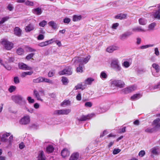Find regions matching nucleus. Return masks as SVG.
I'll return each instance as SVG.
<instances>
[{
	"instance_id": "obj_47",
	"label": "nucleus",
	"mask_w": 160,
	"mask_h": 160,
	"mask_svg": "<svg viewBox=\"0 0 160 160\" xmlns=\"http://www.w3.org/2000/svg\"><path fill=\"white\" fill-rule=\"evenodd\" d=\"M14 82L15 83L17 84L20 82V80L18 77L17 76L15 77L14 78Z\"/></svg>"
},
{
	"instance_id": "obj_19",
	"label": "nucleus",
	"mask_w": 160,
	"mask_h": 160,
	"mask_svg": "<svg viewBox=\"0 0 160 160\" xmlns=\"http://www.w3.org/2000/svg\"><path fill=\"white\" fill-rule=\"evenodd\" d=\"M79 157L78 152L74 153L72 154L69 158V160H77Z\"/></svg>"
},
{
	"instance_id": "obj_23",
	"label": "nucleus",
	"mask_w": 160,
	"mask_h": 160,
	"mask_svg": "<svg viewBox=\"0 0 160 160\" xmlns=\"http://www.w3.org/2000/svg\"><path fill=\"white\" fill-rule=\"evenodd\" d=\"M132 34V33L130 32H128L122 34L121 35L120 39L122 40H123L126 38L128 36H130Z\"/></svg>"
},
{
	"instance_id": "obj_41",
	"label": "nucleus",
	"mask_w": 160,
	"mask_h": 160,
	"mask_svg": "<svg viewBox=\"0 0 160 160\" xmlns=\"http://www.w3.org/2000/svg\"><path fill=\"white\" fill-rule=\"evenodd\" d=\"M16 89V87L14 86H11L8 89L9 92L12 93L15 91Z\"/></svg>"
},
{
	"instance_id": "obj_37",
	"label": "nucleus",
	"mask_w": 160,
	"mask_h": 160,
	"mask_svg": "<svg viewBox=\"0 0 160 160\" xmlns=\"http://www.w3.org/2000/svg\"><path fill=\"white\" fill-rule=\"evenodd\" d=\"M138 22L139 24L142 25H145L147 22L146 20L142 18H140L139 19Z\"/></svg>"
},
{
	"instance_id": "obj_22",
	"label": "nucleus",
	"mask_w": 160,
	"mask_h": 160,
	"mask_svg": "<svg viewBox=\"0 0 160 160\" xmlns=\"http://www.w3.org/2000/svg\"><path fill=\"white\" fill-rule=\"evenodd\" d=\"M71 104V101L69 100H65L61 104V106L62 107L69 105Z\"/></svg>"
},
{
	"instance_id": "obj_26",
	"label": "nucleus",
	"mask_w": 160,
	"mask_h": 160,
	"mask_svg": "<svg viewBox=\"0 0 160 160\" xmlns=\"http://www.w3.org/2000/svg\"><path fill=\"white\" fill-rule=\"evenodd\" d=\"M54 148L52 145H48L46 148V151L48 153H50L54 151Z\"/></svg>"
},
{
	"instance_id": "obj_53",
	"label": "nucleus",
	"mask_w": 160,
	"mask_h": 160,
	"mask_svg": "<svg viewBox=\"0 0 160 160\" xmlns=\"http://www.w3.org/2000/svg\"><path fill=\"white\" fill-rule=\"evenodd\" d=\"M100 77L102 78H106L107 77V75L105 72H102L100 74Z\"/></svg>"
},
{
	"instance_id": "obj_30",
	"label": "nucleus",
	"mask_w": 160,
	"mask_h": 160,
	"mask_svg": "<svg viewBox=\"0 0 160 160\" xmlns=\"http://www.w3.org/2000/svg\"><path fill=\"white\" fill-rule=\"evenodd\" d=\"M94 81V79L91 78H88L85 81V83L86 84H91L92 82Z\"/></svg>"
},
{
	"instance_id": "obj_8",
	"label": "nucleus",
	"mask_w": 160,
	"mask_h": 160,
	"mask_svg": "<svg viewBox=\"0 0 160 160\" xmlns=\"http://www.w3.org/2000/svg\"><path fill=\"white\" fill-rule=\"evenodd\" d=\"M30 121L29 117L28 116H24L21 119L20 123L21 124L26 125L28 124Z\"/></svg>"
},
{
	"instance_id": "obj_51",
	"label": "nucleus",
	"mask_w": 160,
	"mask_h": 160,
	"mask_svg": "<svg viewBox=\"0 0 160 160\" xmlns=\"http://www.w3.org/2000/svg\"><path fill=\"white\" fill-rule=\"evenodd\" d=\"M153 45H146L142 46L140 47V48L141 49H144L147 48L149 47L153 46Z\"/></svg>"
},
{
	"instance_id": "obj_36",
	"label": "nucleus",
	"mask_w": 160,
	"mask_h": 160,
	"mask_svg": "<svg viewBox=\"0 0 160 160\" xmlns=\"http://www.w3.org/2000/svg\"><path fill=\"white\" fill-rule=\"evenodd\" d=\"M84 67L83 65L82 64H80L79 65L78 67L77 68V72H83V67Z\"/></svg>"
},
{
	"instance_id": "obj_1",
	"label": "nucleus",
	"mask_w": 160,
	"mask_h": 160,
	"mask_svg": "<svg viewBox=\"0 0 160 160\" xmlns=\"http://www.w3.org/2000/svg\"><path fill=\"white\" fill-rule=\"evenodd\" d=\"M1 43L4 48L8 50H11L13 48L14 46V44L12 42H10L5 39H2Z\"/></svg>"
},
{
	"instance_id": "obj_11",
	"label": "nucleus",
	"mask_w": 160,
	"mask_h": 160,
	"mask_svg": "<svg viewBox=\"0 0 160 160\" xmlns=\"http://www.w3.org/2000/svg\"><path fill=\"white\" fill-rule=\"evenodd\" d=\"M90 56L88 55L86 58H78V61L81 63L86 64L90 58Z\"/></svg>"
},
{
	"instance_id": "obj_52",
	"label": "nucleus",
	"mask_w": 160,
	"mask_h": 160,
	"mask_svg": "<svg viewBox=\"0 0 160 160\" xmlns=\"http://www.w3.org/2000/svg\"><path fill=\"white\" fill-rule=\"evenodd\" d=\"M121 151V150L118 149H114L113 151V154H116L119 153Z\"/></svg>"
},
{
	"instance_id": "obj_7",
	"label": "nucleus",
	"mask_w": 160,
	"mask_h": 160,
	"mask_svg": "<svg viewBox=\"0 0 160 160\" xmlns=\"http://www.w3.org/2000/svg\"><path fill=\"white\" fill-rule=\"evenodd\" d=\"M12 99L16 103L19 104L22 101V98L21 95H17L12 96Z\"/></svg>"
},
{
	"instance_id": "obj_31",
	"label": "nucleus",
	"mask_w": 160,
	"mask_h": 160,
	"mask_svg": "<svg viewBox=\"0 0 160 160\" xmlns=\"http://www.w3.org/2000/svg\"><path fill=\"white\" fill-rule=\"evenodd\" d=\"M154 18L158 19H160V9L156 12L154 15Z\"/></svg>"
},
{
	"instance_id": "obj_56",
	"label": "nucleus",
	"mask_w": 160,
	"mask_h": 160,
	"mask_svg": "<svg viewBox=\"0 0 160 160\" xmlns=\"http://www.w3.org/2000/svg\"><path fill=\"white\" fill-rule=\"evenodd\" d=\"M71 19L68 18H65L64 19L63 22L65 23H68L70 22Z\"/></svg>"
},
{
	"instance_id": "obj_44",
	"label": "nucleus",
	"mask_w": 160,
	"mask_h": 160,
	"mask_svg": "<svg viewBox=\"0 0 160 160\" xmlns=\"http://www.w3.org/2000/svg\"><path fill=\"white\" fill-rule=\"evenodd\" d=\"M47 23V21L44 20L41 22L39 23V25L40 26L44 27L46 25Z\"/></svg>"
},
{
	"instance_id": "obj_4",
	"label": "nucleus",
	"mask_w": 160,
	"mask_h": 160,
	"mask_svg": "<svg viewBox=\"0 0 160 160\" xmlns=\"http://www.w3.org/2000/svg\"><path fill=\"white\" fill-rule=\"evenodd\" d=\"M71 111V109H69L57 110L54 111V114L58 115H67Z\"/></svg>"
},
{
	"instance_id": "obj_16",
	"label": "nucleus",
	"mask_w": 160,
	"mask_h": 160,
	"mask_svg": "<svg viewBox=\"0 0 160 160\" xmlns=\"http://www.w3.org/2000/svg\"><path fill=\"white\" fill-rule=\"evenodd\" d=\"M46 157L42 151L39 152L38 160H46Z\"/></svg>"
},
{
	"instance_id": "obj_13",
	"label": "nucleus",
	"mask_w": 160,
	"mask_h": 160,
	"mask_svg": "<svg viewBox=\"0 0 160 160\" xmlns=\"http://www.w3.org/2000/svg\"><path fill=\"white\" fill-rule=\"evenodd\" d=\"M32 12L37 15H39L42 13V11L41 8H37L33 9L32 10Z\"/></svg>"
},
{
	"instance_id": "obj_62",
	"label": "nucleus",
	"mask_w": 160,
	"mask_h": 160,
	"mask_svg": "<svg viewBox=\"0 0 160 160\" xmlns=\"http://www.w3.org/2000/svg\"><path fill=\"white\" fill-rule=\"evenodd\" d=\"M151 152L152 153L155 155H157L158 154L157 149L155 148L152 149Z\"/></svg>"
},
{
	"instance_id": "obj_10",
	"label": "nucleus",
	"mask_w": 160,
	"mask_h": 160,
	"mask_svg": "<svg viewBox=\"0 0 160 160\" xmlns=\"http://www.w3.org/2000/svg\"><path fill=\"white\" fill-rule=\"evenodd\" d=\"M19 68L23 70H31L32 68L28 66L27 64L23 63H21L18 64Z\"/></svg>"
},
{
	"instance_id": "obj_15",
	"label": "nucleus",
	"mask_w": 160,
	"mask_h": 160,
	"mask_svg": "<svg viewBox=\"0 0 160 160\" xmlns=\"http://www.w3.org/2000/svg\"><path fill=\"white\" fill-rule=\"evenodd\" d=\"M35 28L34 25L32 23L28 24L25 28V30L27 32H29L33 30Z\"/></svg>"
},
{
	"instance_id": "obj_64",
	"label": "nucleus",
	"mask_w": 160,
	"mask_h": 160,
	"mask_svg": "<svg viewBox=\"0 0 160 160\" xmlns=\"http://www.w3.org/2000/svg\"><path fill=\"white\" fill-rule=\"evenodd\" d=\"M119 25V24L118 23H114L112 26V28L113 29H116L117 27Z\"/></svg>"
},
{
	"instance_id": "obj_45",
	"label": "nucleus",
	"mask_w": 160,
	"mask_h": 160,
	"mask_svg": "<svg viewBox=\"0 0 160 160\" xmlns=\"http://www.w3.org/2000/svg\"><path fill=\"white\" fill-rule=\"evenodd\" d=\"M54 70H52L48 73V76L49 77H51L54 76Z\"/></svg>"
},
{
	"instance_id": "obj_39",
	"label": "nucleus",
	"mask_w": 160,
	"mask_h": 160,
	"mask_svg": "<svg viewBox=\"0 0 160 160\" xmlns=\"http://www.w3.org/2000/svg\"><path fill=\"white\" fill-rule=\"evenodd\" d=\"M35 55L34 53H31L28 55L25 58V59L28 60L30 59H32V58Z\"/></svg>"
},
{
	"instance_id": "obj_29",
	"label": "nucleus",
	"mask_w": 160,
	"mask_h": 160,
	"mask_svg": "<svg viewBox=\"0 0 160 160\" xmlns=\"http://www.w3.org/2000/svg\"><path fill=\"white\" fill-rule=\"evenodd\" d=\"M152 67L155 69L156 72H159L160 67L158 64L153 63L152 64Z\"/></svg>"
},
{
	"instance_id": "obj_18",
	"label": "nucleus",
	"mask_w": 160,
	"mask_h": 160,
	"mask_svg": "<svg viewBox=\"0 0 160 160\" xmlns=\"http://www.w3.org/2000/svg\"><path fill=\"white\" fill-rule=\"evenodd\" d=\"M53 40V39H52L49 40L47 41L44 42H42L38 44V46L41 47H43L46 46L52 43L51 41Z\"/></svg>"
},
{
	"instance_id": "obj_58",
	"label": "nucleus",
	"mask_w": 160,
	"mask_h": 160,
	"mask_svg": "<svg viewBox=\"0 0 160 160\" xmlns=\"http://www.w3.org/2000/svg\"><path fill=\"white\" fill-rule=\"evenodd\" d=\"M27 100L29 103H33L34 102V99H32L30 97H28L27 98Z\"/></svg>"
},
{
	"instance_id": "obj_38",
	"label": "nucleus",
	"mask_w": 160,
	"mask_h": 160,
	"mask_svg": "<svg viewBox=\"0 0 160 160\" xmlns=\"http://www.w3.org/2000/svg\"><path fill=\"white\" fill-rule=\"evenodd\" d=\"M132 31L134 32H145V30L140 27H138L132 29Z\"/></svg>"
},
{
	"instance_id": "obj_32",
	"label": "nucleus",
	"mask_w": 160,
	"mask_h": 160,
	"mask_svg": "<svg viewBox=\"0 0 160 160\" xmlns=\"http://www.w3.org/2000/svg\"><path fill=\"white\" fill-rule=\"evenodd\" d=\"M160 121V119L159 118H157L156 119L154 120L153 122V124L156 125V127H160V123L158 124V123Z\"/></svg>"
},
{
	"instance_id": "obj_20",
	"label": "nucleus",
	"mask_w": 160,
	"mask_h": 160,
	"mask_svg": "<svg viewBox=\"0 0 160 160\" xmlns=\"http://www.w3.org/2000/svg\"><path fill=\"white\" fill-rule=\"evenodd\" d=\"M127 14H126L120 13L116 15L115 18L117 19H122L126 18Z\"/></svg>"
},
{
	"instance_id": "obj_49",
	"label": "nucleus",
	"mask_w": 160,
	"mask_h": 160,
	"mask_svg": "<svg viewBox=\"0 0 160 160\" xmlns=\"http://www.w3.org/2000/svg\"><path fill=\"white\" fill-rule=\"evenodd\" d=\"M154 129L153 128H148L145 130V132L149 133H152L153 132Z\"/></svg>"
},
{
	"instance_id": "obj_33",
	"label": "nucleus",
	"mask_w": 160,
	"mask_h": 160,
	"mask_svg": "<svg viewBox=\"0 0 160 160\" xmlns=\"http://www.w3.org/2000/svg\"><path fill=\"white\" fill-rule=\"evenodd\" d=\"M33 73V71H28L23 72L22 73V76L23 77H25L27 75H31Z\"/></svg>"
},
{
	"instance_id": "obj_57",
	"label": "nucleus",
	"mask_w": 160,
	"mask_h": 160,
	"mask_svg": "<svg viewBox=\"0 0 160 160\" xmlns=\"http://www.w3.org/2000/svg\"><path fill=\"white\" fill-rule=\"evenodd\" d=\"M92 104L91 102H87L85 103V106L86 107H91Z\"/></svg>"
},
{
	"instance_id": "obj_54",
	"label": "nucleus",
	"mask_w": 160,
	"mask_h": 160,
	"mask_svg": "<svg viewBox=\"0 0 160 160\" xmlns=\"http://www.w3.org/2000/svg\"><path fill=\"white\" fill-rule=\"evenodd\" d=\"M13 7L11 4H9L7 6V8L10 11H12L13 9Z\"/></svg>"
},
{
	"instance_id": "obj_9",
	"label": "nucleus",
	"mask_w": 160,
	"mask_h": 160,
	"mask_svg": "<svg viewBox=\"0 0 160 160\" xmlns=\"http://www.w3.org/2000/svg\"><path fill=\"white\" fill-rule=\"evenodd\" d=\"M92 114H88L87 115H82L79 118H78V120L79 121H86L87 120H89L92 118Z\"/></svg>"
},
{
	"instance_id": "obj_34",
	"label": "nucleus",
	"mask_w": 160,
	"mask_h": 160,
	"mask_svg": "<svg viewBox=\"0 0 160 160\" xmlns=\"http://www.w3.org/2000/svg\"><path fill=\"white\" fill-rule=\"evenodd\" d=\"M17 53L19 55H22L23 54L24 52V50L23 48H18L17 50Z\"/></svg>"
},
{
	"instance_id": "obj_63",
	"label": "nucleus",
	"mask_w": 160,
	"mask_h": 160,
	"mask_svg": "<svg viewBox=\"0 0 160 160\" xmlns=\"http://www.w3.org/2000/svg\"><path fill=\"white\" fill-rule=\"evenodd\" d=\"M154 89L159 88L160 89V82L158 83L157 84L155 85L153 87Z\"/></svg>"
},
{
	"instance_id": "obj_40",
	"label": "nucleus",
	"mask_w": 160,
	"mask_h": 160,
	"mask_svg": "<svg viewBox=\"0 0 160 160\" xmlns=\"http://www.w3.org/2000/svg\"><path fill=\"white\" fill-rule=\"evenodd\" d=\"M25 4L27 6H33L34 5L33 2L29 0H26Z\"/></svg>"
},
{
	"instance_id": "obj_6",
	"label": "nucleus",
	"mask_w": 160,
	"mask_h": 160,
	"mask_svg": "<svg viewBox=\"0 0 160 160\" xmlns=\"http://www.w3.org/2000/svg\"><path fill=\"white\" fill-rule=\"evenodd\" d=\"M112 84L120 88L124 87L125 85L124 82L120 80H114L112 82Z\"/></svg>"
},
{
	"instance_id": "obj_3",
	"label": "nucleus",
	"mask_w": 160,
	"mask_h": 160,
	"mask_svg": "<svg viewBox=\"0 0 160 160\" xmlns=\"http://www.w3.org/2000/svg\"><path fill=\"white\" fill-rule=\"evenodd\" d=\"M137 88V87L136 85H133L122 89L121 91L122 92L125 94H127L135 90Z\"/></svg>"
},
{
	"instance_id": "obj_21",
	"label": "nucleus",
	"mask_w": 160,
	"mask_h": 160,
	"mask_svg": "<svg viewBox=\"0 0 160 160\" xmlns=\"http://www.w3.org/2000/svg\"><path fill=\"white\" fill-rule=\"evenodd\" d=\"M142 96V95L140 94H135L131 96L130 99L132 100H135L140 98Z\"/></svg>"
},
{
	"instance_id": "obj_25",
	"label": "nucleus",
	"mask_w": 160,
	"mask_h": 160,
	"mask_svg": "<svg viewBox=\"0 0 160 160\" xmlns=\"http://www.w3.org/2000/svg\"><path fill=\"white\" fill-rule=\"evenodd\" d=\"M33 93L34 95L37 98V100L42 101L39 92L37 90L34 89L33 91Z\"/></svg>"
},
{
	"instance_id": "obj_27",
	"label": "nucleus",
	"mask_w": 160,
	"mask_h": 160,
	"mask_svg": "<svg viewBox=\"0 0 160 160\" xmlns=\"http://www.w3.org/2000/svg\"><path fill=\"white\" fill-rule=\"evenodd\" d=\"M10 133H6L5 134L2 135L1 137V141L3 142H6L7 140V138L9 136Z\"/></svg>"
},
{
	"instance_id": "obj_55",
	"label": "nucleus",
	"mask_w": 160,
	"mask_h": 160,
	"mask_svg": "<svg viewBox=\"0 0 160 160\" xmlns=\"http://www.w3.org/2000/svg\"><path fill=\"white\" fill-rule=\"evenodd\" d=\"M145 154V152L144 151L141 150V151L138 153V155L141 157H143Z\"/></svg>"
},
{
	"instance_id": "obj_2",
	"label": "nucleus",
	"mask_w": 160,
	"mask_h": 160,
	"mask_svg": "<svg viewBox=\"0 0 160 160\" xmlns=\"http://www.w3.org/2000/svg\"><path fill=\"white\" fill-rule=\"evenodd\" d=\"M72 73V68L70 66L67 67L62 70L59 71L58 74L59 75H71Z\"/></svg>"
},
{
	"instance_id": "obj_28",
	"label": "nucleus",
	"mask_w": 160,
	"mask_h": 160,
	"mask_svg": "<svg viewBox=\"0 0 160 160\" xmlns=\"http://www.w3.org/2000/svg\"><path fill=\"white\" fill-rule=\"evenodd\" d=\"M82 16L81 15H74L73 17L72 20L74 22H77L80 20Z\"/></svg>"
},
{
	"instance_id": "obj_17",
	"label": "nucleus",
	"mask_w": 160,
	"mask_h": 160,
	"mask_svg": "<svg viewBox=\"0 0 160 160\" xmlns=\"http://www.w3.org/2000/svg\"><path fill=\"white\" fill-rule=\"evenodd\" d=\"M118 48L116 46H111L107 48L106 51L109 53H112L115 50H117Z\"/></svg>"
},
{
	"instance_id": "obj_5",
	"label": "nucleus",
	"mask_w": 160,
	"mask_h": 160,
	"mask_svg": "<svg viewBox=\"0 0 160 160\" xmlns=\"http://www.w3.org/2000/svg\"><path fill=\"white\" fill-rule=\"evenodd\" d=\"M118 59H116L112 60L111 64V67L117 71L120 70L121 68L118 64Z\"/></svg>"
},
{
	"instance_id": "obj_12",
	"label": "nucleus",
	"mask_w": 160,
	"mask_h": 160,
	"mask_svg": "<svg viewBox=\"0 0 160 160\" xmlns=\"http://www.w3.org/2000/svg\"><path fill=\"white\" fill-rule=\"evenodd\" d=\"M22 32V30L18 27H15L14 29V34L18 37H20L21 36Z\"/></svg>"
},
{
	"instance_id": "obj_24",
	"label": "nucleus",
	"mask_w": 160,
	"mask_h": 160,
	"mask_svg": "<svg viewBox=\"0 0 160 160\" xmlns=\"http://www.w3.org/2000/svg\"><path fill=\"white\" fill-rule=\"evenodd\" d=\"M48 24L54 29H56L57 27V25L53 21L49 22L48 23Z\"/></svg>"
},
{
	"instance_id": "obj_46",
	"label": "nucleus",
	"mask_w": 160,
	"mask_h": 160,
	"mask_svg": "<svg viewBox=\"0 0 160 160\" xmlns=\"http://www.w3.org/2000/svg\"><path fill=\"white\" fill-rule=\"evenodd\" d=\"M43 82H47L51 84H52L53 83L52 80L44 77H43Z\"/></svg>"
},
{
	"instance_id": "obj_60",
	"label": "nucleus",
	"mask_w": 160,
	"mask_h": 160,
	"mask_svg": "<svg viewBox=\"0 0 160 160\" xmlns=\"http://www.w3.org/2000/svg\"><path fill=\"white\" fill-rule=\"evenodd\" d=\"M44 38V36L42 34H40L38 37L37 38L38 40H42Z\"/></svg>"
},
{
	"instance_id": "obj_48",
	"label": "nucleus",
	"mask_w": 160,
	"mask_h": 160,
	"mask_svg": "<svg viewBox=\"0 0 160 160\" xmlns=\"http://www.w3.org/2000/svg\"><path fill=\"white\" fill-rule=\"evenodd\" d=\"M75 89L78 90V89H82L83 90L84 88H82V84H78L77 86L75 87Z\"/></svg>"
},
{
	"instance_id": "obj_35",
	"label": "nucleus",
	"mask_w": 160,
	"mask_h": 160,
	"mask_svg": "<svg viewBox=\"0 0 160 160\" xmlns=\"http://www.w3.org/2000/svg\"><path fill=\"white\" fill-rule=\"evenodd\" d=\"M61 81L63 84L65 85H67L68 82V79L66 77H62Z\"/></svg>"
},
{
	"instance_id": "obj_43",
	"label": "nucleus",
	"mask_w": 160,
	"mask_h": 160,
	"mask_svg": "<svg viewBox=\"0 0 160 160\" xmlns=\"http://www.w3.org/2000/svg\"><path fill=\"white\" fill-rule=\"evenodd\" d=\"M26 48L27 49V51L28 52H32L36 51V50L35 49L29 46H26Z\"/></svg>"
},
{
	"instance_id": "obj_42",
	"label": "nucleus",
	"mask_w": 160,
	"mask_h": 160,
	"mask_svg": "<svg viewBox=\"0 0 160 160\" xmlns=\"http://www.w3.org/2000/svg\"><path fill=\"white\" fill-rule=\"evenodd\" d=\"M9 18V17L8 16H6L5 17L3 18L1 21H0V24H2L4 22H5L8 20Z\"/></svg>"
},
{
	"instance_id": "obj_14",
	"label": "nucleus",
	"mask_w": 160,
	"mask_h": 160,
	"mask_svg": "<svg viewBox=\"0 0 160 160\" xmlns=\"http://www.w3.org/2000/svg\"><path fill=\"white\" fill-rule=\"evenodd\" d=\"M61 154L63 158H65L69 155L70 152L68 149L64 148L62 151Z\"/></svg>"
},
{
	"instance_id": "obj_50",
	"label": "nucleus",
	"mask_w": 160,
	"mask_h": 160,
	"mask_svg": "<svg viewBox=\"0 0 160 160\" xmlns=\"http://www.w3.org/2000/svg\"><path fill=\"white\" fill-rule=\"evenodd\" d=\"M155 25L156 23H152L149 25L148 27L149 29L150 30L154 28Z\"/></svg>"
},
{
	"instance_id": "obj_61",
	"label": "nucleus",
	"mask_w": 160,
	"mask_h": 160,
	"mask_svg": "<svg viewBox=\"0 0 160 160\" xmlns=\"http://www.w3.org/2000/svg\"><path fill=\"white\" fill-rule=\"evenodd\" d=\"M76 99L78 101H80L81 100V94L79 93H78L76 96Z\"/></svg>"
},
{
	"instance_id": "obj_59",
	"label": "nucleus",
	"mask_w": 160,
	"mask_h": 160,
	"mask_svg": "<svg viewBox=\"0 0 160 160\" xmlns=\"http://www.w3.org/2000/svg\"><path fill=\"white\" fill-rule=\"evenodd\" d=\"M123 66L125 68H128L130 66L129 62L128 61H125L123 63Z\"/></svg>"
}]
</instances>
